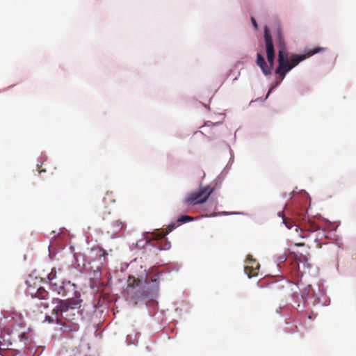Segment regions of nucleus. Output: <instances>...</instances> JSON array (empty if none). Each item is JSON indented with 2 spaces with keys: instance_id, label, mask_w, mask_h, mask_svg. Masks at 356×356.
<instances>
[{
  "instance_id": "6ab92c4d",
  "label": "nucleus",
  "mask_w": 356,
  "mask_h": 356,
  "mask_svg": "<svg viewBox=\"0 0 356 356\" xmlns=\"http://www.w3.org/2000/svg\"><path fill=\"white\" fill-rule=\"evenodd\" d=\"M256 62H257V65L258 66H259V65H262V63L265 62V59H264V56L259 53H258L257 55V61Z\"/></svg>"
},
{
  "instance_id": "a211bd4d",
  "label": "nucleus",
  "mask_w": 356,
  "mask_h": 356,
  "mask_svg": "<svg viewBox=\"0 0 356 356\" xmlns=\"http://www.w3.org/2000/svg\"><path fill=\"white\" fill-rule=\"evenodd\" d=\"M267 59L269 63V65L273 68L274 65L275 54H267Z\"/></svg>"
},
{
  "instance_id": "39448f33",
  "label": "nucleus",
  "mask_w": 356,
  "mask_h": 356,
  "mask_svg": "<svg viewBox=\"0 0 356 356\" xmlns=\"http://www.w3.org/2000/svg\"><path fill=\"white\" fill-rule=\"evenodd\" d=\"M41 280L37 277L29 276L26 280V293L31 298L40 297L42 299L47 298V291L40 286Z\"/></svg>"
},
{
  "instance_id": "aec40b11",
  "label": "nucleus",
  "mask_w": 356,
  "mask_h": 356,
  "mask_svg": "<svg viewBox=\"0 0 356 356\" xmlns=\"http://www.w3.org/2000/svg\"><path fill=\"white\" fill-rule=\"evenodd\" d=\"M104 201L105 203H107L108 202H114L115 200L113 198L112 193H106V197H104Z\"/></svg>"
},
{
  "instance_id": "dca6fc26",
  "label": "nucleus",
  "mask_w": 356,
  "mask_h": 356,
  "mask_svg": "<svg viewBox=\"0 0 356 356\" xmlns=\"http://www.w3.org/2000/svg\"><path fill=\"white\" fill-rule=\"evenodd\" d=\"M259 67H260L261 70H262V72L265 75H269L271 74V71H272L273 68L271 67V66L268 65L267 63H266V61L264 63H263L262 65H259Z\"/></svg>"
},
{
  "instance_id": "f257e3e1",
  "label": "nucleus",
  "mask_w": 356,
  "mask_h": 356,
  "mask_svg": "<svg viewBox=\"0 0 356 356\" xmlns=\"http://www.w3.org/2000/svg\"><path fill=\"white\" fill-rule=\"evenodd\" d=\"M81 302L82 300L76 295L65 300H58L52 314L56 316V323L63 326L64 332H76L79 330L77 322L82 318Z\"/></svg>"
},
{
  "instance_id": "c85d7f7f",
  "label": "nucleus",
  "mask_w": 356,
  "mask_h": 356,
  "mask_svg": "<svg viewBox=\"0 0 356 356\" xmlns=\"http://www.w3.org/2000/svg\"><path fill=\"white\" fill-rule=\"evenodd\" d=\"M273 90V88H270V89L269 90V92H268V95H267V97L268 96L269 93L271 92V90Z\"/></svg>"
},
{
  "instance_id": "1a4fd4ad",
  "label": "nucleus",
  "mask_w": 356,
  "mask_h": 356,
  "mask_svg": "<svg viewBox=\"0 0 356 356\" xmlns=\"http://www.w3.org/2000/svg\"><path fill=\"white\" fill-rule=\"evenodd\" d=\"M277 45L278 47V61H282V56H288V51L286 45L283 38L282 31L278 30L277 31Z\"/></svg>"
},
{
  "instance_id": "7ed1b4c3",
  "label": "nucleus",
  "mask_w": 356,
  "mask_h": 356,
  "mask_svg": "<svg viewBox=\"0 0 356 356\" xmlns=\"http://www.w3.org/2000/svg\"><path fill=\"white\" fill-rule=\"evenodd\" d=\"M324 48L318 47L309 50L307 54H294L289 58L288 56H282V61H278V67L275 70L276 74H279L281 79H284L286 74L292 68L296 67L299 63L305 60L307 56L323 51Z\"/></svg>"
},
{
  "instance_id": "f8f14e48",
  "label": "nucleus",
  "mask_w": 356,
  "mask_h": 356,
  "mask_svg": "<svg viewBox=\"0 0 356 356\" xmlns=\"http://www.w3.org/2000/svg\"><path fill=\"white\" fill-rule=\"evenodd\" d=\"M33 299H35L33 302V305L37 307L38 310L40 309H46L49 307V292L47 291V298L44 299H42L40 297H34L32 298Z\"/></svg>"
},
{
  "instance_id": "20e7f679",
  "label": "nucleus",
  "mask_w": 356,
  "mask_h": 356,
  "mask_svg": "<svg viewBox=\"0 0 356 356\" xmlns=\"http://www.w3.org/2000/svg\"><path fill=\"white\" fill-rule=\"evenodd\" d=\"M213 192V188L207 186L200 188L195 193L189 194L181 202V208H187L189 205L204 203Z\"/></svg>"
},
{
  "instance_id": "9d476101",
  "label": "nucleus",
  "mask_w": 356,
  "mask_h": 356,
  "mask_svg": "<svg viewBox=\"0 0 356 356\" xmlns=\"http://www.w3.org/2000/svg\"><path fill=\"white\" fill-rule=\"evenodd\" d=\"M259 268V264L250 256L248 258V264L244 267V271L249 278L257 275Z\"/></svg>"
},
{
  "instance_id": "a878e982",
  "label": "nucleus",
  "mask_w": 356,
  "mask_h": 356,
  "mask_svg": "<svg viewBox=\"0 0 356 356\" xmlns=\"http://www.w3.org/2000/svg\"><path fill=\"white\" fill-rule=\"evenodd\" d=\"M52 234H53V236H52V237H53V238H55V237H56V232H55V231H53V232H52Z\"/></svg>"
},
{
  "instance_id": "f03ea898",
  "label": "nucleus",
  "mask_w": 356,
  "mask_h": 356,
  "mask_svg": "<svg viewBox=\"0 0 356 356\" xmlns=\"http://www.w3.org/2000/svg\"><path fill=\"white\" fill-rule=\"evenodd\" d=\"M150 286V283L146 280L142 283L140 280L129 275L125 291L131 296L136 303L140 300L152 299L159 291V282L156 277L152 278Z\"/></svg>"
},
{
  "instance_id": "2eb2a0df",
  "label": "nucleus",
  "mask_w": 356,
  "mask_h": 356,
  "mask_svg": "<svg viewBox=\"0 0 356 356\" xmlns=\"http://www.w3.org/2000/svg\"><path fill=\"white\" fill-rule=\"evenodd\" d=\"M309 259V253H307V254L300 253V254L296 255V260L298 262H301L303 264H307Z\"/></svg>"
},
{
  "instance_id": "6e6552de",
  "label": "nucleus",
  "mask_w": 356,
  "mask_h": 356,
  "mask_svg": "<svg viewBox=\"0 0 356 356\" xmlns=\"http://www.w3.org/2000/svg\"><path fill=\"white\" fill-rule=\"evenodd\" d=\"M103 220L104 222L103 224V229L105 232L111 236H114L118 234L125 227V225L123 222L115 218H111L108 220L104 217Z\"/></svg>"
},
{
  "instance_id": "b1692460",
  "label": "nucleus",
  "mask_w": 356,
  "mask_h": 356,
  "mask_svg": "<svg viewBox=\"0 0 356 356\" xmlns=\"http://www.w3.org/2000/svg\"><path fill=\"white\" fill-rule=\"evenodd\" d=\"M311 226H312V231H313V232L318 230L320 229V227L314 223H312L311 225Z\"/></svg>"
},
{
  "instance_id": "5701e85b",
  "label": "nucleus",
  "mask_w": 356,
  "mask_h": 356,
  "mask_svg": "<svg viewBox=\"0 0 356 356\" xmlns=\"http://www.w3.org/2000/svg\"><path fill=\"white\" fill-rule=\"evenodd\" d=\"M251 21H252V25L254 27V29H258V25H257V23L254 17H251Z\"/></svg>"
},
{
  "instance_id": "423d86ee",
  "label": "nucleus",
  "mask_w": 356,
  "mask_h": 356,
  "mask_svg": "<svg viewBox=\"0 0 356 356\" xmlns=\"http://www.w3.org/2000/svg\"><path fill=\"white\" fill-rule=\"evenodd\" d=\"M49 280L51 289L57 292L58 294L66 297L70 295V292L72 294L75 293L74 284H71L70 282L65 283L61 281H58L56 275H53L52 273L49 275Z\"/></svg>"
},
{
  "instance_id": "4be33fe9",
  "label": "nucleus",
  "mask_w": 356,
  "mask_h": 356,
  "mask_svg": "<svg viewBox=\"0 0 356 356\" xmlns=\"http://www.w3.org/2000/svg\"><path fill=\"white\" fill-rule=\"evenodd\" d=\"M170 248V243L168 242H165L164 245L160 248L161 250H168Z\"/></svg>"
},
{
  "instance_id": "ddd939ff",
  "label": "nucleus",
  "mask_w": 356,
  "mask_h": 356,
  "mask_svg": "<svg viewBox=\"0 0 356 356\" xmlns=\"http://www.w3.org/2000/svg\"><path fill=\"white\" fill-rule=\"evenodd\" d=\"M175 228H176V226L175 225H170L167 227V232H154L152 233V237L153 238L156 240H159L163 238L168 233L172 232Z\"/></svg>"
},
{
  "instance_id": "9b49d317",
  "label": "nucleus",
  "mask_w": 356,
  "mask_h": 356,
  "mask_svg": "<svg viewBox=\"0 0 356 356\" xmlns=\"http://www.w3.org/2000/svg\"><path fill=\"white\" fill-rule=\"evenodd\" d=\"M264 40L266 54H275L272 37L267 26L264 28Z\"/></svg>"
},
{
  "instance_id": "412c9836",
  "label": "nucleus",
  "mask_w": 356,
  "mask_h": 356,
  "mask_svg": "<svg viewBox=\"0 0 356 356\" xmlns=\"http://www.w3.org/2000/svg\"><path fill=\"white\" fill-rule=\"evenodd\" d=\"M45 321H48L49 323H52L54 322L56 323V317L53 318V317H51V316H45Z\"/></svg>"
},
{
  "instance_id": "bb28decb",
  "label": "nucleus",
  "mask_w": 356,
  "mask_h": 356,
  "mask_svg": "<svg viewBox=\"0 0 356 356\" xmlns=\"http://www.w3.org/2000/svg\"><path fill=\"white\" fill-rule=\"evenodd\" d=\"M212 124V123H211V122H207L205 123V126H209V124Z\"/></svg>"
},
{
  "instance_id": "4468645a",
  "label": "nucleus",
  "mask_w": 356,
  "mask_h": 356,
  "mask_svg": "<svg viewBox=\"0 0 356 356\" xmlns=\"http://www.w3.org/2000/svg\"><path fill=\"white\" fill-rule=\"evenodd\" d=\"M278 216L282 218V222L288 229H290L292 227H296V230H298V226L295 224L294 221L291 218H286L283 214V211L279 212Z\"/></svg>"
},
{
  "instance_id": "f3484780",
  "label": "nucleus",
  "mask_w": 356,
  "mask_h": 356,
  "mask_svg": "<svg viewBox=\"0 0 356 356\" xmlns=\"http://www.w3.org/2000/svg\"><path fill=\"white\" fill-rule=\"evenodd\" d=\"M193 218L188 216H181L177 220V225L174 224L176 227L182 223H185L191 221Z\"/></svg>"
},
{
  "instance_id": "393cba45",
  "label": "nucleus",
  "mask_w": 356,
  "mask_h": 356,
  "mask_svg": "<svg viewBox=\"0 0 356 356\" xmlns=\"http://www.w3.org/2000/svg\"><path fill=\"white\" fill-rule=\"evenodd\" d=\"M286 256H283V257H280V262H284V261H286Z\"/></svg>"
},
{
  "instance_id": "cd10ccee",
  "label": "nucleus",
  "mask_w": 356,
  "mask_h": 356,
  "mask_svg": "<svg viewBox=\"0 0 356 356\" xmlns=\"http://www.w3.org/2000/svg\"><path fill=\"white\" fill-rule=\"evenodd\" d=\"M106 254V252L104 250H102V256H104Z\"/></svg>"
},
{
  "instance_id": "0eeeda50",
  "label": "nucleus",
  "mask_w": 356,
  "mask_h": 356,
  "mask_svg": "<svg viewBox=\"0 0 356 356\" xmlns=\"http://www.w3.org/2000/svg\"><path fill=\"white\" fill-rule=\"evenodd\" d=\"M7 334L9 338L7 339L9 345L12 346L13 343L18 341H25L28 339L26 328L22 323L14 324L12 329L7 330ZM26 345V342H24Z\"/></svg>"
}]
</instances>
